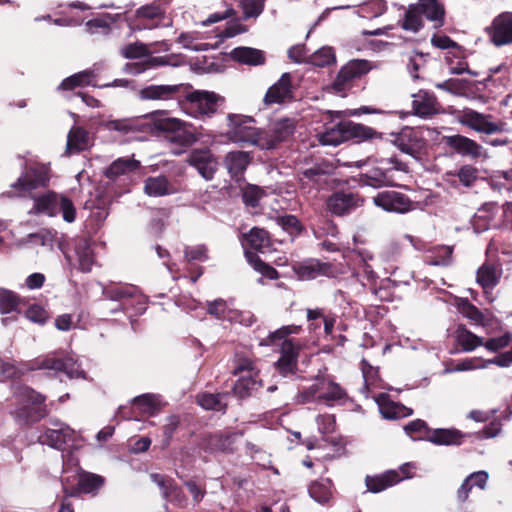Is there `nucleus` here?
<instances>
[{
	"label": "nucleus",
	"instance_id": "nucleus-1",
	"mask_svg": "<svg viewBox=\"0 0 512 512\" xmlns=\"http://www.w3.org/2000/svg\"><path fill=\"white\" fill-rule=\"evenodd\" d=\"M302 327L299 325H286L271 332L261 345H280V358L275 363V367L282 376L294 375L298 369V357L301 344L290 335L299 334Z\"/></svg>",
	"mask_w": 512,
	"mask_h": 512
},
{
	"label": "nucleus",
	"instance_id": "nucleus-2",
	"mask_svg": "<svg viewBox=\"0 0 512 512\" xmlns=\"http://www.w3.org/2000/svg\"><path fill=\"white\" fill-rule=\"evenodd\" d=\"M348 399V393L331 376H317L314 382L295 396L297 404L322 403L333 406Z\"/></svg>",
	"mask_w": 512,
	"mask_h": 512
},
{
	"label": "nucleus",
	"instance_id": "nucleus-3",
	"mask_svg": "<svg viewBox=\"0 0 512 512\" xmlns=\"http://www.w3.org/2000/svg\"><path fill=\"white\" fill-rule=\"evenodd\" d=\"M225 97L208 90H193L181 101V108L188 116L207 121L213 118L225 104Z\"/></svg>",
	"mask_w": 512,
	"mask_h": 512
},
{
	"label": "nucleus",
	"instance_id": "nucleus-4",
	"mask_svg": "<svg viewBox=\"0 0 512 512\" xmlns=\"http://www.w3.org/2000/svg\"><path fill=\"white\" fill-rule=\"evenodd\" d=\"M352 138L360 140L381 139L382 133L363 124L341 121L322 133L319 140L323 145L337 146Z\"/></svg>",
	"mask_w": 512,
	"mask_h": 512
},
{
	"label": "nucleus",
	"instance_id": "nucleus-5",
	"mask_svg": "<svg viewBox=\"0 0 512 512\" xmlns=\"http://www.w3.org/2000/svg\"><path fill=\"white\" fill-rule=\"evenodd\" d=\"M49 167L41 163L28 165L16 182L11 184L7 194L11 197H27L40 187H45L49 181Z\"/></svg>",
	"mask_w": 512,
	"mask_h": 512
},
{
	"label": "nucleus",
	"instance_id": "nucleus-6",
	"mask_svg": "<svg viewBox=\"0 0 512 512\" xmlns=\"http://www.w3.org/2000/svg\"><path fill=\"white\" fill-rule=\"evenodd\" d=\"M15 396L21 406L15 410L14 415L23 423L38 422L47 415L45 397L33 389L19 387Z\"/></svg>",
	"mask_w": 512,
	"mask_h": 512
},
{
	"label": "nucleus",
	"instance_id": "nucleus-7",
	"mask_svg": "<svg viewBox=\"0 0 512 512\" xmlns=\"http://www.w3.org/2000/svg\"><path fill=\"white\" fill-rule=\"evenodd\" d=\"M227 131L225 136L234 143L251 144L261 137V129L254 126L255 119L251 116L230 113L227 115Z\"/></svg>",
	"mask_w": 512,
	"mask_h": 512
},
{
	"label": "nucleus",
	"instance_id": "nucleus-8",
	"mask_svg": "<svg viewBox=\"0 0 512 512\" xmlns=\"http://www.w3.org/2000/svg\"><path fill=\"white\" fill-rule=\"evenodd\" d=\"M371 69L372 66L367 60H351L340 68L334 81L330 84L329 90L344 97L354 87L355 83Z\"/></svg>",
	"mask_w": 512,
	"mask_h": 512
},
{
	"label": "nucleus",
	"instance_id": "nucleus-9",
	"mask_svg": "<svg viewBox=\"0 0 512 512\" xmlns=\"http://www.w3.org/2000/svg\"><path fill=\"white\" fill-rule=\"evenodd\" d=\"M296 120L293 118H280L270 122L267 129H261V137L256 142L260 149H275L279 143L287 141L295 132Z\"/></svg>",
	"mask_w": 512,
	"mask_h": 512
},
{
	"label": "nucleus",
	"instance_id": "nucleus-10",
	"mask_svg": "<svg viewBox=\"0 0 512 512\" xmlns=\"http://www.w3.org/2000/svg\"><path fill=\"white\" fill-rule=\"evenodd\" d=\"M457 120L461 125L487 135L501 133L505 130V123L493 121L492 115L483 114L469 108L460 111Z\"/></svg>",
	"mask_w": 512,
	"mask_h": 512
},
{
	"label": "nucleus",
	"instance_id": "nucleus-11",
	"mask_svg": "<svg viewBox=\"0 0 512 512\" xmlns=\"http://www.w3.org/2000/svg\"><path fill=\"white\" fill-rule=\"evenodd\" d=\"M373 203L384 211L398 214L408 213L415 208V202L407 195L394 190L379 192L373 197Z\"/></svg>",
	"mask_w": 512,
	"mask_h": 512
},
{
	"label": "nucleus",
	"instance_id": "nucleus-12",
	"mask_svg": "<svg viewBox=\"0 0 512 512\" xmlns=\"http://www.w3.org/2000/svg\"><path fill=\"white\" fill-rule=\"evenodd\" d=\"M52 427L47 428L39 437L40 442L47 444L53 448L62 450L66 445L75 443L78 435L67 424L54 420L51 422Z\"/></svg>",
	"mask_w": 512,
	"mask_h": 512
},
{
	"label": "nucleus",
	"instance_id": "nucleus-13",
	"mask_svg": "<svg viewBox=\"0 0 512 512\" xmlns=\"http://www.w3.org/2000/svg\"><path fill=\"white\" fill-rule=\"evenodd\" d=\"M186 162L195 168L197 172L207 181L214 178L218 170L216 156L208 148H197L189 152Z\"/></svg>",
	"mask_w": 512,
	"mask_h": 512
},
{
	"label": "nucleus",
	"instance_id": "nucleus-14",
	"mask_svg": "<svg viewBox=\"0 0 512 512\" xmlns=\"http://www.w3.org/2000/svg\"><path fill=\"white\" fill-rule=\"evenodd\" d=\"M392 143L403 153L416 157L425 145L419 129L405 126L398 133L392 134Z\"/></svg>",
	"mask_w": 512,
	"mask_h": 512
},
{
	"label": "nucleus",
	"instance_id": "nucleus-15",
	"mask_svg": "<svg viewBox=\"0 0 512 512\" xmlns=\"http://www.w3.org/2000/svg\"><path fill=\"white\" fill-rule=\"evenodd\" d=\"M293 89L292 75L288 72L283 73L279 80L267 90L264 103L272 105L289 102L294 98Z\"/></svg>",
	"mask_w": 512,
	"mask_h": 512
},
{
	"label": "nucleus",
	"instance_id": "nucleus-16",
	"mask_svg": "<svg viewBox=\"0 0 512 512\" xmlns=\"http://www.w3.org/2000/svg\"><path fill=\"white\" fill-rule=\"evenodd\" d=\"M363 199L352 192H335L328 201L327 206L331 213L342 216L360 207Z\"/></svg>",
	"mask_w": 512,
	"mask_h": 512
},
{
	"label": "nucleus",
	"instance_id": "nucleus-17",
	"mask_svg": "<svg viewBox=\"0 0 512 512\" xmlns=\"http://www.w3.org/2000/svg\"><path fill=\"white\" fill-rule=\"evenodd\" d=\"M490 39L496 46L512 44V12L501 13L493 20Z\"/></svg>",
	"mask_w": 512,
	"mask_h": 512
},
{
	"label": "nucleus",
	"instance_id": "nucleus-18",
	"mask_svg": "<svg viewBox=\"0 0 512 512\" xmlns=\"http://www.w3.org/2000/svg\"><path fill=\"white\" fill-rule=\"evenodd\" d=\"M444 139L450 148L462 156L472 159L486 157L485 149L473 139L460 134L446 136Z\"/></svg>",
	"mask_w": 512,
	"mask_h": 512
},
{
	"label": "nucleus",
	"instance_id": "nucleus-19",
	"mask_svg": "<svg viewBox=\"0 0 512 512\" xmlns=\"http://www.w3.org/2000/svg\"><path fill=\"white\" fill-rule=\"evenodd\" d=\"M492 73H490L484 81H470L467 79L450 78L441 83H436L437 89L444 90L456 96L470 97L475 96L474 87L477 85H484L485 82L490 81Z\"/></svg>",
	"mask_w": 512,
	"mask_h": 512
},
{
	"label": "nucleus",
	"instance_id": "nucleus-20",
	"mask_svg": "<svg viewBox=\"0 0 512 512\" xmlns=\"http://www.w3.org/2000/svg\"><path fill=\"white\" fill-rule=\"evenodd\" d=\"M186 123L178 118H167L159 123V128L166 132L177 133L172 138V142H177L182 146H190L198 141L199 136L192 132L182 131Z\"/></svg>",
	"mask_w": 512,
	"mask_h": 512
},
{
	"label": "nucleus",
	"instance_id": "nucleus-21",
	"mask_svg": "<svg viewBox=\"0 0 512 512\" xmlns=\"http://www.w3.org/2000/svg\"><path fill=\"white\" fill-rule=\"evenodd\" d=\"M102 126L105 130L109 132H116L119 136L126 137L128 139L132 138L135 134L146 130V125L136 118L108 120L103 122Z\"/></svg>",
	"mask_w": 512,
	"mask_h": 512
},
{
	"label": "nucleus",
	"instance_id": "nucleus-22",
	"mask_svg": "<svg viewBox=\"0 0 512 512\" xmlns=\"http://www.w3.org/2000/svg\"><path fill=\"white\" fill-rule=\"evenodd\" d=\"M295 272L300 279L312 280L320 276L331 277L333 275V266L328 262L311 259L299 264L295 268Z\"/></svg>",
	"mask_w": 512,
	"mask_h": 512
},
{
	"label": "nucleus",
	"instance_id": "nucleus-23",
	"mask_svg": "<svg viewBox=\"0 0 512 512\" xmlns=\"http://www.w3.org/2000/svg\"><path fill=\"white\" fill-rule=\"evenodd\" d=\"M91 145L89 132L81 126H73L67 135L65 155L70 156L88 149Z\"/></svg>",
	"mask_w": 512,
	"mask_h": 512
},
{
	"label": "nucleus",
	"instance_id": "nucleus-24",
	"mask_svg": "<svg viewBox=\"0 0 512 512\" xmlns=\"http://www.w3.org/2000/svg\"><path fill=\"white\" fill-rule=\"evenodd\" d=\"M420 11L428 21L433 23L435 29L441 28L445 23V8L441 0H419Z\"/></svg>",
	"mask_w": 512,
	"mask_h": 512
},
{
	"label": "nucleus",
	"instance_id": "nucleus-25",
	"mask_svg": "<svg viewBox=\"0 0 512 512\" xmlns=\"http://www.w3.org/2000/svg\"><path fill=\"white\" fill-rule=\"evenodd\" d=\"M73 361L69 357H61L57 354H50L39 358L35 362L37 369H49L57 372H65L69 377H74Z\"/></svg>",
	"mask_w": 512,
	"mask_h": 512
},
{
	"label": "nucleus",
	"instance_id": "nucleus-26",
	"mask_svg": "<svg viewBox=\"0 0 512 512\" xmlns=\"http://www.w3.org/2000/svg\"><path fill=\"white\" fill-rule=\"evenodd\" d=\"M437 99L433 94L420 90L413 95L412 108L414 114L427 118L437 113Z\"/></svg>",
	"mask_w": 512,
	"mask_h": 512
},
{
	"label": "nucleus",
	"instance_id": "nucleus-27",
	"mask_svg": "<svg viewBox=\"0 0 512 512\" xmlns=\"http://www.w3.org/2000/svg\"><path fill=\"white\" fill-rule=\"evenodd\" d=\"M180 85H149L142 88L138 96L141 100H171L179 92Z\"/></svg>",
	"mask_w": 512,
	"mask_h": 512
},
{
	"label": "nucleus",
	"instance_id": "nucleus-28",
	"mask_svg": "<svg viewBox=\"0 0 512 512\" xmlns=\"http://www.w3.org/2000/svg\"><path fill=\"white\" fill-rule=\"evenodd\" d=\"M376 401L382 416L386 419L404 418L410 416L413 413L411 408H408L400 403L390 401L386 394H380Z\"/></svg>",
	"mask_w": 512,
	"mask_h": 512
},
{
	"label": "nucleus",
	"instance_id": "nucleus-29",
	"mask_svg": "<svg viewBox=\"0 0 512 512\" xmlns=\"http://www.w3.org/2000/svg\"><path fill=\"white\" fill-rule=\"evenodd\" d=\"M398 25L405 31L418 33L424 27L423 15L416 3L408 5Z\"/></svg>",
	"mask_w": 512,
	"mask_h": 512
},
{
	"label": "nucleus",
	"instance_id": "nucleus-30",
	"mask_svg": "<svg viewBox=\"0 0 512 512\" xmlns=\"http://www.w3.org/2000/svg\"><path fill=\"white\" fill-rule=\"evenodd\" d=\"M139 167L140 161L134 158H118L106 168L104 175L110 180H115L120 176L135 172Z\"/></svg>",
	"mask_w": 512,
	"mask_h": 512
},
{
	"label": "nucleus",
	"instance_id": "nucleus-31",
	"mask_svg": "<svg viewBox=\"0 0 512 512\" xmlns=\"http://www.w3.org/2000/svg\"><path fill=\"white\" fill-rule=\"evenodd\" d=\"M262 386V381L258 374L240 375L237 382L234 384V394L241 398H247L257 392Z\"/></svg>",
	"mask_w": 512,
	"mask_h": 512
},
{
	"label": "nucleus",
	"instance_id": "nucleus-32",
	"mask_svg": "<svg viewBox=\"0 0 512 512\" xmlns=\"http://www.w3.org/2000/svg\"><path fill=\"white\" fill-rule=\"evenodd\" d=\"M250 163V156L245 151H232L226 154L224 165L231 177L240 176Z\"/></svg>",
	"mask_w": 512,
	"mask_h": 512
},
{
	"label": "nucleus",
	"instance_id": "nucleus-33",
	"mask_svg": "<svg viewBox=\"0 0 512 512\" xmlns=\"http://www.w3.org/2000/svg\"><path fill=\"white\" fill-rule=\"evenodd\" d=\"M144 192L152 197H162L174 193V188L167 177L160 175L145 180Z\"/></svg>",
	"mask_w": 512,
	"mask_h": 512
},
{
	"label": "nucleus",
	"instance_id": "nucleus-34",
	"mask_svg": "<svg viewBox=\"0 0 512 512\" xmlns=\"http://www.w3.org/2000/svg\"><path fill=\"white\" fill-rule=\"evenodd\" d=\"M236 433L221 434L216 433L210 435L207 439L208 448L212 451H219L224 453H233L236 450Z\"/></svg>",
	"mask_w": 512,
	"mask_h": 512
},
{
	"label": "nucleus",
	"instance_id": "nucleus-35",
	"mask_svg": "<svg viewBox=\"0 0 512 512\" xmlns=\"http://www.w3.org/2000/svg\"><path fill=\"white\" fill-rule=\"evenodd\" d=\"M401 479L396 471H388L380 476H367L365 482L369 491L378 493L397 484Z\"/></svg>",
	"mask_w": 512,
	"mask_h": 512
},
{
	"label": "nucleus",
	"instance_id": "nucleus-36",
	"mask_svg": "<svg viewBox=\"0 0 512 512\" xmlns=\"http://www.w3.org/2000/svg\"><path fill=\"white\" fill-rule=\"evenodd\" d=\"M105 482L104 477L90 473L84 472L79 476L78 481V489H75L69 493L66 492L67 496H76L78 494V490L84 493H92L99 490Z\"/></svg>",
	"mask_w": 512,
	"mask_h": 512
},
{
	"label": "nucleus",
	"instance_id": "nucleus-37",
	"mask_svg": "<svg viewBox=\"0 0 512 512\" xmlns=\"http://www.w3.org/2000/svg\"><path fill=\"white\" fill-rule=\"evenodd\" d=\"M366 184L374 188L396 186L393 169L373 168L366 175Z\"/></svg>",
	"mask_w": 512,
	"mask_h": 512
},
{
	"label": "nucleus",
	"instance_id": "nucleus-38",
	"mask_svg": "<svg viewBox=\"0 0 512 512\" xmlns=\"http://www.w3.org/2000/svg\"><path fill=\"white\" fill-rule=\"evenodd\" d=\"M75 253L79 269L84 273L90 272L95 261L92 249L86 239H79L76 242Z\"/></svg>",
	"mask_w": 512,
	"mask_h": 512
},
{
	"label": "nucleus",
	"instance_id": "nucleus-39",
	"mask_svg": "<svg viewBox=\"0 0 512 512\" xmlns=\"http://www.w3.org/2000/svg\"><path fill=\"white\" fill-rule=\"evenodd\" d=\"M227 396V393L212 394L203 392L196 396V402L206 410L224 411L227 407L225 402Z\"/></svg>",
	"mask_w": 512,
	"mask_h": 512
},
{
	"label": "nucleus",
	"instance_id": "nucleus-40",
	"mask_svg": "<svg viewBox=\"0 0 512 512\" xmlns=\"http://www.w3.org/2000/svg\"><path fill=\"white\" fill-rule=\"evenodd\" d=\"M462 437V433L456 429H435L427 439L437 445H458Z\"/></svg>",
	"mask_w": 512,
	"mask_h": 512
},
{
	"label": "nucleus",
	"instance_id": "nucleus-41",
	"mask_svg": "<svg viewBox=\"0 0 512 512\" xmlns=\"http://www.w3.org/2000/svg\"><path fill=\"white\" fill-rule=\"evenodd\" d=\"M233 58L243 64L260 65L265 61L261 50L250 47H238L232 51Z\"/></svg>",
	"mask_w": 512,
	"mask_h": 512
},
{
	"label": "nucleus",
	"instance_id": "nucleus-42",
	"mask_svg": "<svg viewBox=\"0 0 512 512\" xmlns=\"http://www.w3.org/2000/svg\"><path fill=\"white\" fill-rule=\"evenodd\" d=\"M59 195L55 193H46L42 196L34 198L33 210L36 213L55 216L57 214V203Z\"/></svg>",
	"mask_w": 512,
	"mask_h": 512
},
{
	"label": "nucleus",
	"instance_id": "nucleus-43",
	"mask_svg": "<svg viewBox=\"0 0 512 512\" xmlns=\"http://www.w3.org/2000/svg\"><path fill=\"white\" fill-rule=\"evenodd\" d=\"M336 166L327 159H320L315 162L314 165L310 168L304 169L300 172V175L304 178L317 182L320 176L330 175L334 173Z\"/></svg>",
	"mask_w": 512,
	"mask_h": 512
},
{
	"label": "nucleus",
	"instance_id": "nucleus-44",
	"mask_svg": "<svg viewBox=\"0 0 512 512\" xmlns=\"http://www.w3.org/2000/svg\"><path fill=\"white\" fill-rule=\"evenodd\" d=\"M132 403L136 405L139 410L147 415H155L160 411V399L155 394H142L133 398Z\"/></svg>",
	"mask_w": 512,
	"mask_h": 512
},
{
	"label": "nucleus",
	"instance_id": "nucleus-45",
	"mask_svg": "<svg viewBox=\"0 0 512 512\" xmlns=\"http://www.w3.org/2000/svg\"><path fill=\"white\" fill-rule=\"evenodd\" d=\"M103 293L106 298L114 301H120L126 298H136L141 296L139 289L133 285L106 287L104 288Z\"/></svg>",
	"mask_w": 512,
	"mask_h": 512
},
{
	"label": "nucleus",
	"instance_id": "nucleus-46",
	"mask_svg": "<svg viewBox=\"0 0 512 512\" xmlns=\"http://www.w3.org/2000/svg\"><path fill=\"white\" fill-rule=\"evenodd\" d=\"M499 277L498 270L492 265H483L477 271V282L484 289L495 287Z\"/></svg>",
	"mask_w": 512,
	"mask_h": 512
},
{
	"label": "nucleus",
	"instance_id": "nucleus-47",
	"mask_svg": "<svg viewBox=\"0 0 512 512\" xmlns=\"http://www.w3.org/2000/svg\"><path fill=\"white\" fill-rule=\"evenodd\" d=\"M331 481L326 479L324 481H314L309 486L310 496L319 503H326L332 496Z\"/></svg>",
	"mask_w": 512,
	"mask_h": 512
},
{
	"label": "nucleus",
	"instance_id": "nucleus-48",
	"mask_svg": "<svg viewBox=\"0 0 512 512\" xmlns=\"http://www.w3.org/2000/svg\"><path fill=\"white\" fill-rule=\"evenodd\" d=\"M246 257L249 263L253 266V268L261 273L264 277L275 280L279 278L278 271L272 267L271 265L265 263L261 260V258L253 252L246 251Z\"/></svg>",
	"mask_w": 512,
	"mask_h": 512
},
{
	"label": "nucleus",
	"instance_id": "nucleus-49",
	"mask_svg": "<svg viewBox=\"0 0 512 512\" xmlns=\"http://www.w3.org/2000/svg\"><path fill=\"white\" fill-rule=\"evenodd\" d=\"M246 239L252 249L263 252L270 246L268 232L261 228H252L247 234Z\"/></svg>",
	"mask_w": 512,
	"mask_h": 512
},
{
	"label": "nucleus",
	"instance_id": "nucleus-50",
	"mask_svg": "<svg viewBox=\"0 0 512 512\" xmlns=\"http://www.w3.org/2000/svg\"><path fill=\"white\" fill-rule=\"evenodd\" d=\"M93 72L84 70L65 78L59 85L60 90H72L76 87L89 85Z\"/></svg>",
	"mask_w": 512,
	"mask_h": 512
},
{
	"label": "nucleus",
	"instance_id": "nucleus-51",
	"mask_svg": "<svg viewBox=\"0 0 512 512\" xmlns=\"http://www.w3.org/2000/svg\"><path fill=\"white\" fill-rule=\"evenodd\" d=\"M114 19L110 15L101 18H94L85 23L86 31L89 34L108 35L111 32V23Z\"/></svg>",
	"mask_w": 512,
	"mask_h": 512
},
{
	"label": "nucleus",
	"instance_id": "nucleus-52",
	"mask_svg": "<svg viewBox=\"0 0 512 512\" xmlns=\"http://www.w3.org/2000/svg\"><path fill=\"white\" fill-rule=\"evenodd\" d=\"M335 60V54L331 47H322L309 56V64L317 67L328 66Z\"/></svg>",
	"mask_w": 512,
	"mask_h": 512
},
{
	"label": "nucleus",
	"instance_id": "nucleus-53",
	"mask_svg": "<svg viewBox=\"0 0 512 512\" xmlns=\"http://www.w3.org/2000/svg\"><path fill=\"white\" fill-rule=\"evenodd\" d=\"M20 303L19 297L12 291L0 289V313L8 314L15 312Z\"/></svg>",
	"mask_w": 512,
	"mask_h": 512
},
{
	"label": "nucleus",
	"instance_id": "nucleus-54",
	"mask_svg": "<svg viewBox=\"0 0 512 512\" xmlns=\"http://www.w3.org/2000/svg\"><path fill=\"white\" fill-rule=\"evenodd\" d=\"M165 15V9L158 2L143 5L136 10V16L143 19H162Z\"/></svg>",
	"mask_w": 512,
	"mask_h": 512
},
{
	"label": "nucleus",
	"instance_id": "nucleus-55",
	"mask_svg": "<svg viewBox=\"0 0 512 512\" xmlns=\"http://www.w3.org/2000/svg\"><path fill=\"white\" fill-rule=\"evenodd\" d=\"M457 339L464 351H472L479 346H484V341L481 337L466 329L459 331Z\"/></svg>",
	"mask_w": 512,
	"mask_h": 512
},
{
	"label": "nucleus",
	"instance_id": "nucleus-56",
	"mask_svg": "<svg viewBox=\"0 0 512 512\" xmlns=\"http://www.w3.org/2000/svg\"><path fill=\"white\" fill-rule=\"evenodd\" d=\"M120 53L126 59H138L147 56L149 50L145 44L135 42L121 48Z\"/></svg>",
	"mask_w": 512,
	"mask_h": 512
},
{
	"label": "nucleus",
	"instance_id": "nucleus-57",
	"mask_svg": "<svg viewBox=\"0 0 512 512\" xmlns=\"http://www.w3.org/2000/svg\"><path fill=\"white\" fill-rule=\"evenodd\" d=\"M478 169L473 165L467 164L459 168L456 173L459 181L466 187H471L478 179Z\"/></svg>",
	"mask_w": 512,
	"mask_h": 512
},
{
	"label": "nucleus",
	"instance_id": "nucleus-58",
	"mask_svg": "<svg viewBox=\"0 0 512 512\" xmlns=\"http://www.w3.org/2000/svg\"><path fill=\"white\" fill-rule=\"evenodd\" d=\"M164 499L179 508H185L188 504V498L176 482L171 486Z\"/></svg>",
	"mask_w": 512,
	"mask_h": 512
},
{
	"label": "nucleus",
	"instance_id": "nucleus-59",
	"mask_svg": "<svg viewBox=\"0 0 512 512\" xmlns=\"http://www.w3.org/2000/svg\"><path fill=\"white\" fill-rule=\"evenodd\" d=\"M61 212L63 219L72 223L76 217V209L72 203V201L64 196H59V200L57 203V213Z\"/></svg>",
	"mask_w": 512,
	"mask_h": 512
},
{
	"label": "nucleus",
	"instance_id": "nucleus-60",
	"mask_svg": "<svg viewBox=\"0 0 512 512\" xmlns=\"http://www.w3.org/2000/svg\"><path fill=\"white\" fill-rule=\"evenodd\" d=\"M234 374L235 375L259 374V371L256 368V364L252 359L246 358V357H238L236 360Z\"/></svg>",
	"mask_w": 512,
	"mask_h": 512
},
{
	"label": "nucleus",
	"instance_id": "nucleus-61",
	"mask_svg": "<svg viewBox=\"0 0 512 512\" xmlns=\"http://www.w3.org/2000/svg\"><path fill=\"white\" fill-rule=\"evenodd\" d=\"M512 336L510 333H505L499 337L490 338L484 342V347L491 352H498L506 348L511 342Z\"/></svg>",
	"mask_w": 512,
	"mask_h": 512
},
{
	"label": "nucleus",
	"instance_id": "nucleus-62",
	"mask_svg": "<svg viewBox=\"0 0 512 512\" xmlns=\"http://www.w3.org/2000/svg\"><path fill=\"white\" fill-rule=\"evenodd\" d=\"M277 223L289 233H300L302 225L294 215H285L277 218Z\"/></svg>",
	"mask_w": 512,
	"mask_h": 512
},
{
	"label": "nucleus",
	"instance_id": "nucleus-63",
	"mask_svg": "<svg viewBox=\"0 0 512 512\" xmlns=\"http://www.w3.org/2000/svg\"><path fill=\"white\" fill-rule=\"evenodd\" d=\"M241 7L245 19L250 17H257L263 11V4L260 0H242Z\"/></svg>",
	"mask_w": 512,
	"mask_h": 512
},
{
	"label": "nucleus",
	"instance_id": "nucleus-64",
	"mask_svg": "<svg viewBox=\"0 0 512 512\" xmlns=\"http://www.w3.org/2000/svg\"><path fill=\"white\" fill-rule=\"evenodd\" d=\"M309 50L303 44L292 46L288 50V57L296 63H309Z\"/></svg>",
	"mask_w": 512,
	"mask_h": 512
}]
</instances>
